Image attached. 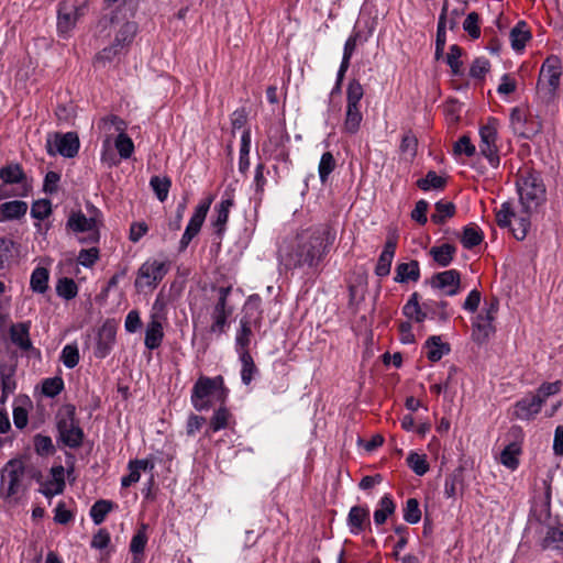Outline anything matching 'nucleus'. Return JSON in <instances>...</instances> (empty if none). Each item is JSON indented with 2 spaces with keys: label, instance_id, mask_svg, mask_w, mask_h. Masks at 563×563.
<instances>
[{
  "label": "nucleus",
  "instance_id": "f257e3e1",
  "mask_svg": "<svg viewBox=\"0 0 563 563\" xmlns=\"http://www.w3.org/2000/svg\"><path fill=\"white\" fill-rule=\"evenodd\" d=\"M520 209L510 201L500 205L496 222L500 228H511L518 241L525 240L530 228V217L545 201V186L540 173L522 170L517 180Z\"/></svg>",
  "mask_w": 563,
  "mask_h": 563
},
{
  "label": "nucleus",
  "instance_id": "f03ea898",
  "mask_svg": "<svg viewBox=\"0 0 563 563\" xmlns=\"http://www.w3.org/2000/svg\"><path fill=\"white\" fill-rule=\"evenodd\" d=\"M335 240V232L327 224L311 227L279 247V260L286 268L317 269Z\"/></svg>",
  "mask_w": 563,
  "mask_h": 563
},
{
  "label": "nucleus",
  "instance_id": "7ed1b4c3",
  "mask_svg": "<svg viewBox=\"0 0 563 563\" xmlns=\"http://www.w3.org/2000/svg\"><path fill=\"white\" fill-rule=\"evenodd\" d=\"M562 76V65L559 57L549 56L542 64L536 89V102L548 108L558 97V89Z\"/></svg>",
  "mask_w": 563,
  "mask_h": 563
},
{
  "label": "nucleus",
  "instance_id": "20e7f679",
  "mask_svg": "<svg viewBox=\"0 0 563 563\" xmlns=\"http://www.w3.org/2000/svg\"><path fill=\"white\" fill-rule=\"evenodd\" d=\"M228 394L229 389L224 386L222 376H200L192 387L190 400L196 410L205 411L211 408V399L224 404Z\"/></svg>",
  "mask_w": 563,
  "mask_h": 563
},
{
  "label": "nucleus",
  "instance_id": "39448f33",
  "mask_svg": "<svg viewBox=\"0 0 563 563\" xmlns=\"http://www.w3.org/2000/svg\"><path fill=\"white\" fill-rule=\"evenodd\" d=\"M561 387L562 383L560 380L543 383L536 394L528 395L515 404L512 416L519 420L529 421L534 419L547 399L560 393Z\"/></svg>",
  "mask_w": 563,
  "mask_h": 563
},
{
  "label": "nucleus",
  "instance_id": "423d86ee",
  "mask_svg": "<svg viewBox=\"0 0 563 563\" xmlns=\"http://www.w3.org/2000/svg\"><path fill=\"white\" fill-rule=\"evenodd\" d=\"M58 441L70 449L81 446L85 433L76 420V408L73 405L63 406L56 415Z\"/></svg>",
  "mask_w": 563,
  "mask_h": 563
},
{
  "label": "nucleus",
  "instance_id": "0eeeda50",
  "mask_svg": "<svg viewBox=\"0 0 563 563\" xmlns=\"http://www.w3.org/2000/svg\"><path fill=\"white\" fill-rule=\"evenodd\" d=\"M29 476L22 461L11 460L1 471L0 496L4 499L15 498L29 485Z\"/></svg>",
  "mask_w": 563,
  "mask_h": 563
},
{
  "label": "nucleus",
  "instance_id": "6e6552de",
  "mask_svg": "<svg viewBox=\"0 0 563 563\" xmlns=\"http://www.w3.org/2000/svg\"><path fill=\"white\" fill-rule=\"evenodd\" d=\"M87 12V0H64L57 10V33L67 38L78 20Z\"/></svg>",
  "mask_w": 563,
  "mask_h": 563
},
{
  "label": "nucleus",
  "instance_id": "1a4fd4ad",
  "mask_svg": "<svg viewBox=\"0 0 563 563\" xmlns=\"http://www.w3.org/2000/svg\"><path fill=\"white\" fill-rule=\"evenodd\" d=\"M499 310V300L492 297L485 300L482 311L473 321V340L477 343L486 342L496 331L494 322Z\"/></svg>",
  "mask_w": 563,
  "mask_h": 563
},
{
  "label": "nucleus",
  "instance_id": "9d476101",
  "mask_svg": "<svg viewBox=\"0 0 563 563\" xmlns=\"http://www.w3.org/2000/svg\"><path fill=\"white\" fill-rule=\"evenodd\" d=\"M168 264L157 260L145 261L136 273L134 286L139 291L154 289L168 273Z\"/></svg>",
  "mask_w": 563,
  "mask_h": 563
},
{
  "label": "nucleus",
  "instance_id": "9b49d317",
  "mask_svg": "<svg viewBox=\"0 0 563 563\" xmlns=\"http://www.w3.org/2000/svg\"><path fill=\"white\" fill-rule=\"evenodd\" d=\"M499 122L495 118H489L488 121L479 129V151L485 156L490 166L497 167L500 163L498 155V146L496 144L498 136Z\"/></svg>",
  "mask_w": 563,
  "mask_h": 563
},
{
  "label": "nucleus",
  "instance_id": "f8f14e48",
  "mask_svg": "<svg viewBox=\"0 0 563 563\" xmlns=\"http://www.w3.org/2000/svg\"><path fill=\"white\" fill-rule=\"evenodd\" d=\"M99 129L104 133L103 141V152L101 154L102 162L107 163L109 166L117 165L119 162L115 158L114 154L110 150L111 137L118 133L125 132L126 123L124 120L119 118L118 115H108L100 120L98 124Z\"/></svg>",
  "mask_w": 563,
  "mask_h": 563
},
{
  "label": "nucleus",
  "instance_id": "ddd939ff",
  "mask_svg": "<svg viewBox=\"0 0 563 563\" xmlns=\"http://www.w3.org/2000/svg\"><path fill=\"white\" fill-rule=\"evenodd\" d=\"M79 139L74 132H67L65 134L56 133L47 136L46 151L48 155L55 156L59 154L67 158H73L79 151Z\"/></svg>",
  "mask_w": 563,
  "mask_h": 563
},
{
  "label": "nucleus",
  "instance_id": "4468645a",
  "mask_svg": "<svg viewBox=\"0 0 563 563\" xmlns=\"http://www.w3.org/2000/svg\"><path fill=\"white\" fill-rule=\"evenodd\" d=\"M231 292V287H220L218 289V300L213 307L210 325L212 333L222 334L225 332L228 319L233 313V308L228 306V297Z\"/></svg>",
  "mask_w": 563,
  "mask_h": 563
},
{
  "label": "nucleus",
  "instance_id": "2eb2a0df",
  "mask_svg": "<svg viewBox=\"0 0 563 563\" xmlns=\"http://www.w3.org/2000/svg\"><path fill=\"white\" fill-rule=\"evenodd\" d=\"M212 201H213V198L210 196V197L206 198L205 200H202L196 207V210H195L194 214L191 216V218L185 229V232L179 241V252H184L188 247L191 240L199 233Z\"/></svg>",
  "mask_w": 563,
  "mask_h": 563
},
{
  "label": "nucleus",
  "instance_id": "dca6fc26",
  "mask_svg": "<svg viewBox=\"0 0 563 563\" xmlns=\"http://www.w3.org/2000/svg\"><path fill=\"white\" fill-rule=\"evenodd\" d=\"M67 225L74 232L87 233V236L80 239L81 243L95 244L99 241L98 222L92 217L88 218L80 211L74 212L68 218Z\"/></svg>",
  "mask_w": 563,
  "mask_h": 563
},
{
  "label": "nucleus",
  "instance_id": "f3484780",
  "mask_svg": "<svg viewBox=\"0 0 563 563\" xmlns=\"http://www.w3.org/2000/svg\"><path fill=\"white\" fill-rule=\"evenodd\" d=\"M510 123L516 134L528 140L540 133L542 129L540 121L529 120L526 113L519 108L512 109Z\"/></svg>",
  "mask_w": 563,
  "mask_h": 563
},
{
  "label": "nucleus",
  "instance_id": "a211bd4d",
  "mask_svg": "<svg viewBox=\"0 0 563 563\" xmlns=\"http://www.w3.org/2000/svg\"><path fill=\"white\" fill-rule=\"evenodd\" d=\"M432 288L440 289L446 296H455L460 292L461 275L456 269L437 273L430 279Z\"/></svg>",
  "mask_w": 563,
  "mask_h": 563
},
{
  "label": "nucleus",
  "instance_id": "6ab92c4d",
  "mask_svg": "<svg viewBox=\"0 0 563 563\" xmlns=\"http://www.w3.org/2000/svg\"><path fill=\"white\" fill-rule=\"evenodd\" d=\"M510 435L514 438L501 451L500 453V463L507 468L514 471L519 465V454L521 453V445L518 440L522 439V430L519 427H514L510 429Z\"/></svg>",
  "mask_w": 563,
  "mask_h": 563
},
{
  "label": "nucleus",
  "instance_id": "aec40b11",
  "mask_svg": "<svg viewBox=\"0 0 563 563\" xmlns=\"http://www.w3.org/2000/svg\"><path fill=\"white\" fill-rule=\"evenodd\" d=\"M115 328L110 322H104L100 328L95 349V356L104 358L108 356L113 347L115 341Z\"/></svg>",
  "mask_w": 563,
  "mask_h": 563
},
{
  "label": "nucleus",
  "instance_id": "412c9836",
  "mask_svg": "<svg viewBox=\"0 0 563 563\" xmlns=\"http://www.w3.org/2000/svg\"><path fill=\"white\" fill-rule=\"evenodd\" d=\"M397 242L395 239L389 238L384 246L382 254L375 267V274L379 277H386L390 273L391 263L395 256Z\"/></svg>",
  "mask_w": 563,
  "mask_h": 563
},
{
  "label": "nucleus",
  "instance_id": "4be33fe9",
  "mask_svg": "<svg viewBox=\"0 0 563 563\" xmlns=\"http://www.w3.org/2000/svg\"><path fill=\"white\" fill-rule=\"evenodd\" d=\"M347 525L353 534H357L369 526V510L367 507L353 506L347 516Z\"/></svg>",
  "mask_w": 563,
  "mask_h": 563
},
{
  "label": "nucleus",
  "instance_id": "5701e85b",
  "mask_svg": "<svg viewBox=\"0 0 563 563\" xmlns=\"http://www.w3.org/2000/svg\"><path fill=\"white\" fill-rule=\"evenodd\" d=\"M154 464L150 460H135L129 463L130 473L121 478V486L129 487L140 481L141 472L153 470Z\"/></svg>",
  "mask_w": 563,
  "mask_h": 563
},
{
  "label": "nucleus",
  "instance_id": "b1692460",
  "mask_svg": "<svg viewBox=\"0 0 563 563\" xmlns=\"http://www.w3.org/2000/svg\"><path fill=\"white\" fill-rule=\"evenodd\" d=\"M10 338L22 351H29L32 347L29 323L21 322L13 324L10 329Z\"/></svg>",
  "mask_w": 563,
  "mask_h": 563
},
{
  "label": "nucleus",
  "instance_id": "393cba45",
  "mask_svg": "<svg viewBox=\"0 0 563 563\" xmlns=\"http://www.w3.org/2000/svg\"><path fill=\"white\" fill-rule=\"evenodd\" d=\"M420 278V266L417 261L400 263L396 267L394 280L396 283L418 282Z\"/></svg>",
  "mask_w": 563,
  "mask_h": 563
},
{
  "label": "nucleus",
  "instance_id": "a878e982",
  "mask_svg": "<svg viewBox=\"0 0 563 563\" xmlns=\"http://www.w3.org/2000/svg\"><path fill=\"white\" fill-rule=\"evenodd\" d=\"M424 312H427V319L439 320L441 322H445L451 317V311L449 310L448 301L441 300H426L424 301Z\"/></svg>",
  "mask_w": 563,
  "mask_h": 563
},
{
  "label": "nucleus",
  "instance_id": "bb28decb",
  "mask_svg": "<svg viewBox=\"0 0 563 563\" xmlns=\"http://www.w3.org/2000/svg\"><path fill=\"white\" fill-rule=\"evenodd\" d=\"M164 331L162 321L159 320H150L145 330V339L144 344L148 350L157 349L163 341Z\"/></svg>",
  "mask_w": 563,
  "mask_h": 563
},
{
  "label": "nucleus",
  "instance_id": "cd10ccee",
  "mask_svg": "<svg viewBox=\"0 0 563 563\" xmlns=\"http://www.w3.org/2000/svg\"><path fill=\"white\" fill-rule=\"evenodd\" d=\"M233 206V200L231 198L222 199L218 206H216V219L213 221V227L216 229V233L221 236L225 231V225L229 220L230 209Z\"/></svg>",
  "mask_w": 563,
  "mask_h": 563
},
{
  "label": "nucleus",
  "instance_id": "c85d7f7f",
  "mask_svg": "<svg viewBox=\"0 0 563 563\" xmlns=\"http://www.w3.org/2000/svg\"><path fill=\"white\" fill-rule=\"evenodd\" d=\"M402 313L417 322H423L427 319L424 312V301L420 305L418 292H413L406 305L402 307Z\"/></svg>",
  "mask_w": 563,
  "mask_h": 563
},
{
  "label": "nucleus",
  "instance_id": "c756f323",
  "mask_svg": "<svg viewBox=\"0 0 563 563\" xmlns=\"http://www.w3.org/2000/svg\"><path fill=\"white\" fill-rule=\"evenodd\" d=\"M455 253L456 247L449 243H444L440 246H433L429 251V254L433 261L442 267H446L452 263Z\"/></svg>",
  "mask_w": 563,
  "mask_h": 563
},
{
  "label": "nucleus",
  "instance_id": "7c9ffc66",
  "mask_svg": "<svg viewBox=\"0 0 563 563\" xmlns=\"http://www.w3.org/2000/svg\"><path fill=\"white\" fill-rule=\"evenodd\" d=\"M233 420V416L230 410L220 404L219 408H217L210 420H209V430L211 432H218L220 430L227 429L231 421Z\"/></svg>",
  "mask_w": 563,
  "mask_h": 563
},
{
  "label": "nucleus",
  "instance_id": "2f4dec72",
  "mask_svg": "<svg viewBox=\"0 0 563 563\" xmlns=\"http://www.w3.org/2000/svg\"><path fill=\"white\" fill-rule=\"evenodd\" d=\"M426 355L431 362L440 361L443 355L450 352V346L441 342V338L433 335L424 343Z\"/></svg>",
  "mask_w": 563,
  "mask_h": 563
},
{
  "label": "nucleus",
  "instance_id": "473e14b6",
  "mask_svg": "<svg viewBox=\"0 0 563 563\" xmlns=\"http://www.w3.org/2000/svg\"><path fill=\"white\" fill-rule=\"evenodd\" d=\"M362 120L361 106L346 104L343 130L346 133L355 134L360 130Z\"/></svg>",
  "mask_w": 563,
  "mask_h": 563
},
{
  "label": "nucleus",
  "instance_id": "72a5a7b5",
  "mask_svg": "<svg viewBox=\"0 0 563 563\" xmlns=\"http://www.w3.org/2000/svg\"><path fill=\"white\" fill-rule=\"evenodd\" d=\"M137 31V26L134 22L124 23L117 32L112 44L120 48L122 52L132 43Z\"/></svg>",
  "mask_w": 563,
  "mask_h": 563
},
{
  "label": "nucleus",
  "instance_id": "f704fd0d",
  "mask_svg": "<svg viewBox=\"0 0 563 563\" xmlns=\"http://www.w3.org/2000/svg\"><path fill=\"white\" fill-rule=\"evenodd\" d=\"M27 211V203L21 200L4 202L0 207V217L2 220L19 219Z\"/></svg>",
  "mask_w": 563,
  "mask_h": 563
},
{
  "label": "nucleus",
  "instance_id": "c9c22d12",
  "mask_svg": "<svg viewBox=\"0 0 563 563\" xmlns=\"http://www.w3.org/2000/svg\"><path fill=\"white\" fill-rule=\"evenodd\" d=\"M0 179L3 185L20 184L25 179V174L20 164H9L0 168Z\"/></svg>",
  "mask_w": 563,
  "mask_h": 563
},
{
  "label": "nucleus",
  "instance_id": "e433bc0d",
  "mask_svg": "<svg viewBox=\"0 0 563 563\" xmlns=\"http://www.w3.org/2000/svg\"><path fill=\"white\" fill-rule=\"evenodd\" d=\"M509 36L511 47L515 51H521L525 48L526 43L530 40L531 34L530 31L527 29L526 23L519 22L515 27L511 29Z\"/></svg>",
  "mask_w": 563,
  "mask_h": 563
},
{
  "label": "nucleus",
  "instance_id": "4c0bfd02",
  "mask_svg": "<svg viewBox=\"0 0 563 563\" xmlns=\"http://www.w3.org/2000/svg\"><path fill=\"white\" fill-rule=\"evenodd\" d=\"M395 504L389 495H385L378 503V508L374 511V522L380 526L386 522L389 515L395 511Z\"/></svg>",
  "mask_w": 563,
  "mask_h": 563
},
{
  "label": "nucleus",
  "instance_id": "58836bf2",
  "mask_svg": "<svg viewBox=\"0 0 563 563\" xmlns=\"http://www.w3.org/2000/svg\"><path fill=\"white\" fill-rule=\"evenodd\" d=\"M455 214V205L450 201H438L434 206V212L431 220L437 224L444 223L448 219Z\"/></svg>",
  "mask_w": 563,
  "mask_h": 563
},
{
  "label": "nucleus",
  "instance_id": "ea45409f",
  "mask_svg": "<svg viewBox=\"0 0 563 563\" xmlns=\"http://www.w3.org/2000/svg\"><path fill=\"white\" fill-rule=\"evenodd\" d=\"M113 509V503L106 499L96 501L90 508V517L95 525H101L107 515Z\"/></svg>",
  "mask_w": 563,
  "mask_h": 563
},
{
  "label": "nucleus",
  "instance_id": "a19ab883",
  "mask_svg": "<svg viewBox=\"0 0 563 563\" xmlns=\"http://www.w3.org/2000/svg\"><path fill=\"white\" fill-rule=\"evenodd\" d=\"M48 271L44 267H36L31 275V288L35 292L43 294L48 287Z\"/></svg>",
  "mask_w": 563,
  "mask_h": 563
},
{
  "label": "nucleus",
  "instance_id": "79ce46f5",
  "mask_svg": "<svg viewBox=\"0 0 563 563\" xmlns=\"http://www.w3.org/2000/svg\"><path fill=\"white\" fill-rule=\"evenodd\" d=\"M121 53L122 51L120 48L115 47L114 44H111L110 46L104 47L95 56L93 66L97 68H104L111 64Z\"/></svg>",
  "mask_w": 563,
  "mask_h": 563
},
{
  "label": "nucleus",
  "instance_id": "37998d69",
  "mask_svg": "<svg viewBox=\"0 0 563 563\" xmlns=\"http://www.w3.org/2000/svg\"><path fill=\"white\" fill-rule=\"evenodd\" d=\"M240 358L242 362L241 378L245 385H249L257 372V368L249 351H241Z\"/></svg>",
  "mask_w": 563,
  "mask_h": 563
},
{
  "label": "nucleus",
  "instance_id": "c03bdc74",
  "mask_svg": "<svg viewBox=\"0 0 563 563\" xmlns=\"http://www.w3.org/2000/svg\"><path fill=\"white\" fill-rule=\"evenodd\" d=\"M150 186L155 192L157 199L161 202H164L168 197L172 181L168 177L153 176L150 180Z\"/></svg>",
  "mask_w": 563,
  "mask_h": 563
},
{
  "label": "nucleus",
  "instance_id": "a18cd8bd",
  "mask_svg": "<svg viewBox=\"0 0 563 563\" xmlns=\"http://www.w3.org/2000/svg\"><path fill=\"white\" fill-rule=\"evenodd\" d=\"M445 178L439 176L433 170H429L424 178H421L417 181V186L423 191H428L431 189H442L445 186Z\"/></svg>",
  "mask_w": 563,
  "mask_h": 563
},
{
  "label": "nucleus",
  "instance_id": "49530a36",
  "mask_svg": "<svg viewBox=\"0 0 563 563\" xmlns=\"http://www.w3.org/2000/svg\"><path fill=\"white\" fill-rule=\"evenodd\" d=\"M336 162L332 153H323L318 166V173L322 184L327 183L329 175L334 170Z\"/></svg>",
  "mask_w": 563,
  "mask_h": 563
},
{
  "label": "nucleus",
  "instance_id": "de8ad7c7",
  "mask_svg": "<svg viewBox=\"0 0 563 563\" xmlns=\"http://www.w3.org/2000/svg\"><path fill=\"white\" fill-rule=\"evenodd\" d=\"M483 240L482 231L474 225H467L463 230L461 242L465 249H473Z\"/></svg>",
  "mask_w": 563,
  "mask_h": 563
},
{
  "label": "nucleus",
  "instance_id": "09e8293b",
  "mask_svg": "<svg viewBox=\"0 0 563 563\" xmlns=\"http://www.w3.org/2000/svg\"><path fill=\"white\" fill-rule=\"evenodd\" d=\"M114 146L121 158L128 159L134 152V144L130 136L125 132H121L115 140Z\"/></svg>",
  "mask_w": 563,
  "mask_h": 563
},
{
  "label": "nucleus",
  "instance_id": "8fccbe9b",
  "mask_svg": "<svg viewBox=\"0 0 563 563\" xmlns=\"http://www.w3.org/2000/svg\"><path fill=\"white\" fill-rule=\"evenodd\" d=\"M407 464L419 476L424 475L429 471V463L423 454L410 452L407 456Z\"/></svg>",
  "mask_w": 563,
  "mask_h": 563
},
{
  "label": "nucleus",
  "instance_id": "3c124183",
  "mask_svg": "<svg viewBox=\"0 0 563 563\" xmlns=\"http://www.w3.org/2000/svg\"><path fill=\"white\" fill-rule=\"evenodd\" d=\"M404 519L410 525L418 523L421 519V510L416 498H409L404 508Z\"/></svg>",
  "mask_w": 563,
  "mask_h": 563
},
{
  "label": "nucleus",
  "instance_id": "603ef678",
  "mask_svg": "<svg viewBox=\"0 0 563 563\" xmlns=\"http://www.w3.org/2000/svg\"><path fill=\"white\" fill-rule=\"evenodd\" d=\"M462 49L457 45H452L446 55V64L450 66L452 74L455 76L462 75Z\"/></svg>",
  "mask_w": 563,
  "mask_h": 563
},
{
  "label": "nucleus",
  "instance_id": "864d4df0",
  "mask_svg": "<svg viewBox=\"0 0 563 563\" xmlns=\"http://www.w3.org/2000/svg\"><path fill=\"white\" fill-rule=\"evenodd\" d=\"M64 389V380L59 376L45 378L42 383V393L47 397H55Z\"/></svg>",
  "mask_w": 563,
  "mask_h": 563
},
{
  "label": "nucleus",
  "instance_id": "5fc2aeb1",
  "mask_svg": "<svg viewBox=\"0 0 563 563\" xmlns=\"http://www.w3.org/2000/svg\"><path fill=\"white\" fill-rule=\"evenodd\" d=\"M56 291L59 297L70 300L77 296L78 287L71 278H63L58 282Z\"/></svg>",
  "mask_w": 563,
  "mask_h": 563
},
{
  "label": "nucleus",
  "instance_id": "6e6d98bb",
  "mask_svg": "<svg viewBox=\"0 0 563 563\" xmlns=\"http://www.w3.org/2000/svg\"><path fill=\"white\" fill-rule=\"evenodd\" d=\"M542 545L543 548L563 549V531L558 528H549Z\"/></svg>",
  "mask_w": 563,
  "mask_h": 563
},
{
  "label": "nucleus",
  "instance_id": "4d7b16f0",
  "mask_svg": "<svg viewBox=\"0 0 563 563\" xmlns=\"http://www.w3.org/2000/svg\"><path fill=\"white\" fill-rule=\"evenodd\" d=\"M34 448L38 455L48 456L55 452L52 439L48 435L37 434L34 438Z\"/></svg>",
  "mask_w": 563,
  "mask_h": 563
},
{
  "label": "nucleus",
  "instance_id": "13d9d810",
  "mask_svg": "<svg viewBox=\"0 0 563 563\" xmlns=\"http://www.w3.org/2000/svg\"><path fill=\"white\" fill-rule=\"evenodd\" d=\"M417 146L418 140L416 135L411 131L405 133L400 143L401 153L407 155L409 158H413L417 153Z\"/></svg>",
  "mask_w": 563,
  "mask_h": 563
},
{
  "label": "nucleus",
  "instance_id": "bf43d9fd",
  "mask_svg": "<svg viewBox=\"0 0 563 563\" xmlns=\"http://www.w3.org/2000/svg\"><path fill=\"white\" fill-rule=\"evenodd\" d=\"M251 335H252V330H251L249 321L242 319L241 320V329L239 330L236 338H235L236 346L240 349V352L247 351V346L251 342Z\"/></svg>",
  "mask_w": 563,
  "mask_h": 563
},
{
  "label": "nucleus",
  "instance_id": "052dcab7",
  "mask_svg": "<svg viewBox=\"0 0 563 563\" xmlns=\"http://www.w3.org/2000/svg\"><path fill=\"white\" fill-rule=\"evenodd\" d=\"M364 90L357 80L350 81L346 90V104L361 106Z\"/></svg>",
  "mask_w": 563,
  "mask_h": 563
},
{
  "label": "nucleus",
  "instance_id": "680f3d73",
  "mask_svg": "<svg viewBox=\"0 0 563 563\" xmlns=\"http://www.w3.org/2000/svg\"><path fill=\"white\" fill-rule=\"evenodd\" d=\"M62 361L67 368H74L79 362V351L76 345L67 344L62 351Z\"/></svg>",
  "mask_w": 563,
  "mask_h": 563
},
{
  "label": "nucleus",
  "instance_id": "e2e57ef3",
  "mask_svg": "<svg viewBox=\"0 0 563 563\" xmlns=\"http://www.w3.org/2000/svg\"><path fill=\"white\" fill-rule=\"evenodd\" d=\"M479 15L476 12H471L466 15L463 22V29L472 38H478L481 35L479 30Z\"/></svg>",
  "mask_w": 563,
  "mask_h": 563
},
{
  "label": "nucleus",
  "instance_id": "0e129e2a",
  "mask_svg": "<svg viewBox=\"0 0 563 563\" xmlns=\"http://www.w3.org/2000/svg\"><path fill=\"white\" fill-rule=\"evenodd\" d=\"M52 212V206L49 200H37L32 205L31 216L37 220L46 219Z\"/></svg>",
  "mask_w": 563,
  "mask_h": 563
},
{
  "label": "nucleus",
  "instance_id": "69168bd1",
  "mask_svg": "<svg viewBox=\"0 0 563 563\" xmlns=\"http://www.w3.org/2000/svg\"><path fill=\"white\" fill-rule=\"evenodd\" d=\"M490 67L489 60L485 57L476 58L470 68V75L473 78L482 79L488 73Z\"/></svg>",
  "mask_w": 563,
  "mask_h": 563
},
{
  "label": "nucleus",
  "instance_id": "338daca9",
  "mask_svg": "<svg viewBox=\"0 0 563 563\" xmlns=\"http://www.w3.org/2000/svg\"><path fill=\"white\" fill-rule=\"evenodd\" d=\"M147 543V536L145 532V527L139 530L132 538L130 543V551L133 554H142L145 545Z\"/></svg>",
  "mask_w": 563,
  "mask_h": 563
},
{
  "label": "nucleus",
  "instance_id": "774afa93",
  "mask_svg": "<svg viewBox=\"0 0 563 563\" xmlns=\"http://www.w3.org/2000/svg\"><path fill=\"white\" fill-rule=\"evenodd\" d=\"M454 153L457 155L465 154L471 157L476 153V147L472 144L468 136L463 135L455 142Z\"/></svg>",
  "mask_w": 563,
  "mask_h": 563
}]
</instances>
